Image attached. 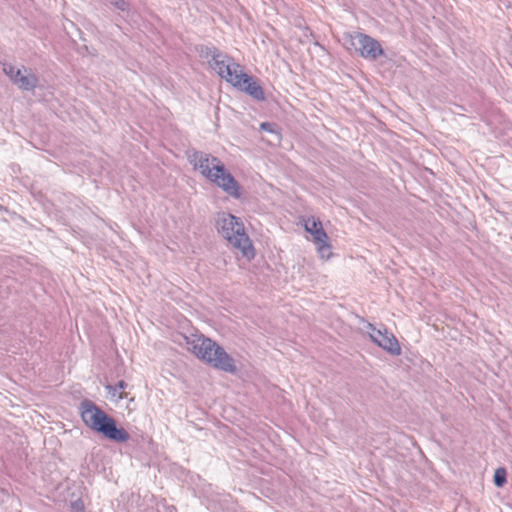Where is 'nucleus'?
I'll use <instances>...</instances> for the list:
<instances>
[{
  "instance_id": "f257e3e1",
  "label": "nucleus",
  "mask_w": 512,
  "mask_h": 512,
  "mask_svg": "<svg viewBox=\"0 0 512 512\" xmlns=\"http://www.w3.org/2000/svg\"><path fill=\"white\" fill-rule=\"evenodd\" d=\"M212 67L218 75L239 91L245 92L253 99L263 101L265 93L258 81L244 72L242 66L228 55L216 53Z\"/></svg>"
},
{
  "instance_id": "f03ea898",
  "label": "nucleus",
  "mask_w": 512,
  "mask_h": 512,
  "mask_svg": "<svg viewBox=\"0 0 512 512\" xmlns=\"http://www.w3.org/2000/svg\"><path fill=\"white\" fill-rule=\"evenodd\" d=\"M80 415L87 427L102 433L110 440L122 443L127 442L130 438L129 433L124 428H118L115 420L90 400L81 402Z\"/></svg>"
},
{
  "instance_id": "7ed1b4c3",
  "label": "nucleus",
  "mask_w": 512,
  "mask_h": 512,
  "mask_svg": "<svg viewBox=\"0 0 512 512\" xmlns=\"http://www.w3.org/2000/svg\"><path fill=\"white\" fill-rule=\"evenodd\" d=\"M194 166L203 176L234 198L241 196V187L216 157L198 153L194 155Z\"/></svg>"
},
{
  "instance_id": "20e7f679",
  "label": "nucleus",
  "mask_w": 512,
  "mask_h": 512,
  "mask_svg": "<svg viewBox=\"0 0 512 512\" xmlns=\"http://www.w3.org/2000/svg\"><path fill=\"white\" fill-rule=\"evenodd\" d=\"M192 353L213 367L229 373L236 372L233 358L228 355L216 342L203 335L194 336L187 341Z\"/></svg>"
},
{
  "instance_id": "39448f33",
  "label": "nucleus",
  "mask_w": 512,
  "mask_h": 512,
  "mask_svg": "<svg viewBox=\"0 0 512 512\" xmlns=\"http://www.w3.org/2000/svg\"><path fill=\"white\" fill-rule=\"evenodd\" d=\"M218 231L243 257L251 260L255 257V249L245 232L243 223L232 214H222L217 220Z\"/></svg>"
},
{
  "instance_id": "423d86ee",
  "label": "nucleus",
  "mask_w": 512,
  "mask_h": 512,
  "mask_svg": "<svg viewBox=\"0 0 512 512\" xmlns=\"http://www.w3.org/2000/svg\"><path fill=\"white\" fill-rule=\"evenodd\" d=\"M345 46L347 50L354 51L366 59L375 60L384 54L381 44L371 36L355 32L345 37Z\"/></svg>"
},
{
  "instance_id": "0eeeda50",
  "label": "nucleus",
  "mask_w": 512,
  "mask_h": 512,
  "mask_svg": "<svg viewBox=\"0 0 512 512\" xmlns=\"http://www.w3.org/2000/svg\"><path fill=\"white\" fill-rule=\"evenodd\" d=\"M304 229L312 235L319 257L326 261L332 258V245L328 234L323 229L321 221L314 217H309L304 220Z\"/></svg>"
},
{
  "instance_id": "6e6552de",
  "label": "nucleus",
  "mask_w": 512,
  "mask_h": 512,
  "mask_svg": "<svg viewBox=\"0 0 512 512\" xmlns=\"http://www.w3.org/2000/svg\"><path fill=\"white\" fill-rule=\"evenodd\" d=\"M3 70L5 74L21 89L32 90L37 85V77L26 68H23L22 70L13 65H5Z\"/></svg>"
},
{
  "instance_id": "1a4fd4ad",
  "label": "nucleus",
  "mask_w": 512,
  "mask_h": 512,
  "mask_svg": "<svg viewBox=\"0 0 512 512\" xmlns=\"http://www.w3.org/2000/svg\"><path fill=\"white\" fill-rule=\"evenodd\" d=\"M371 338L390 354L396 356L401 354L400 344L392 333H388L386 330H376L371 334Z\"/></svg>"
},
{
  "instance_id": "9d476101",
  "label": "nucleus",
  "mask_w": 512,
  "mask_h": 512,
  "mask_svg": "<svg viewBox=\"0 0 512 512\" xmlns=\"http://www.w3.org/2000/svg\"><path fill=\"white\" fill-rule=\"evenodd\" d=\"M106 389L110 397L115 401H120L127 397V393L125 392L126 383L124 381H119L115 386L108 385Z\"/></svg>"
},
{
  "instance_id": "9b49d317",
  "label": "nucleus",
  "mask_w": 512,
  "mask_h": 512,
  "mask_svg": "<svg viewBox=\"0 0 512 512\" xmlns=\"http://www.w3.org/2000/svg\"><path fill=\"white\" fill-rule=\"evenodd\" d=\"M507 473L505 468H497L494 473V483L497 487H502L506 483Z\"/></svg>"
},
{
  "instance_id": "f8f14e48",
  "label": "nucleus",
  "mask_w": 512,
  "mask_h": 512,
  "mask_svg": "<svg viewBox=\"0 0 512 512\" xmlns=\"http://www.w3.org/2000/svg\"><path fill=\"white\" fill-rule=\"evenodd\" d=\"M261 128L265 129V130H268L269 129V124L268 123H262L261 124Z\"/></svg>"
},
{
  "instance_id": "ddd939ff",
  "label": "nucleus",
  "mask_w": 512,
  "mask_h": 512,
  "mask_svg": "<svg viewBox=\"0 0 512 512\" xmlns=\"http://www.w3.org/2000/svg\"><path fill=\"white\" fill-rule=\"evenodd\" d=\"M121 3H122V6H120V8H121V9H124V7H123V6L125 5V2L121 1Z\"/></svg>"
}]
</instances>
